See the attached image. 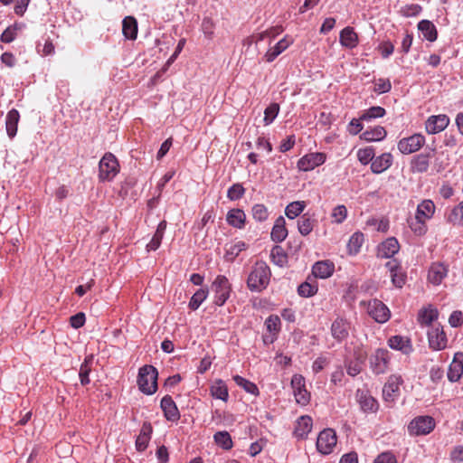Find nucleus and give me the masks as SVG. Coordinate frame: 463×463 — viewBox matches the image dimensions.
<instances>
[{"mask_svg": "<svg viewBox=\"0 0 463 463\" xmlns=\"http://www.w3.org/2000/svg\"><path fill=\"white\" fill-rule=\"evenodd\" d=\"M271 271L265 261H257L251 268L247 279V287L251 292H261L270 279Z\"/></svg>", "mask_w": 463, "mask_h": 463, "instance_id": "obj_1", "label": "nucleus"}, {"mask_svg": "<svg viewBox=\"0 0 463 463\" xmlns=\"http://www.w3.org/2000/svg\"><path fill=\"white\" fill-rule=\"evenodd\" d=\"M158 372L151 364H146L139 368L137 385L139 391L146 395H152L157 391Z\"/></svg>", "mask_w": 463, "mask_h": 463, "instance_id": "obj_2", "label": "nucleus"}, {"mask_svg": "<svg viewBox=\"0 0 463 463\" xmlns=\"http://www.w3.org/2000/svg\"><path fill=\"white\" fill-rule=\"evenodd\" d=\"M119 164L112 153H106L99 163V179L100 182H110L119 173Z\"/></svg>", "mask_w": 463, "mask_h": 463, "instance_id": "obj_3", "label": "nucleus"}, {"mask_svg": "<svg viewBox=\"0 0 463 463\" xmlns=\"http://www.w3.org/2000/svg\"><path fill=\"white\" fill-rule=\"evenodd\" d=\"M212 288L214 292L213 303L223 306L230 298L232 285L224 275H218L213 282Z\"/></svg>", "mask_w": 463, "mask_h": 463, "instance_id": "obj_4", "label": "nucleus"}, {"mask_svg": "<svg viewBox=\"0 0 463 463\" xmlns=\"http://www.w3.org/2000/svg\"><path fill=\"white\" fill-rule=\"evenodd\" d=\"M435 425V420L431 416H418L408 425V431L412 436H423L430 433Z\"/></svg>", "mask_w": 463, "mask_h": 463, "instance_id": "obj_5", "label": "nucleus"}, {"mask_svg": "<svg viewBox=\"0 0 463 463\" xmlns=\"http://www.w3.org/2000/svg\"><path fill=\"white\" fill-rule=\"evenodd\" d=\"M354 398L362 412L365 414H375L378 411L379 402L368 390L357 389Z\"/></svg>", "mask_w": 463, "mask_h": 463, "instance_id": "obj_6", "label": "nucleus"}, {"mask_svg": "<svg viewBox=\"0 0 463 463\" xmlns=\"http://www.w3.org/2000/svg\"><path fill=\"white\" fill-rule=\"evenodd\" d=\"M429 347L433 351L444 350L448 345V338L440 325L431 326L428 332Z\"/></svg>", "mask_w": 463, "mask_h": 463, "instance_id": "obj_7", "label": "nucleus"}, {"mask_svg": "<svg viewBox=\"0 0 463 463\" xmlns=\"http://www.w3.org/2000/svg\"><path fill=\"white\" fill-rule=\"evenodd\" d=\"M336 441L335 431L333 429H325L318 434L317 439V449L323 455H328L332 453Z\"/></svg>", "mask_w": 463, "mask_h": 463, "instance_id": "obj_8", "label": "nucleus"}, {"mask_svg": "<svg viewBox=\"0 0 463 463\" xmlns=\"http://www.w3.org/2000/svg\"><path fill=\"white\" fill-rule=\"evenodd\" d=\"M367 312L375 322L380 324L387 322L391 317V311L388 307L376 298L369 301Z\"/></svg>", "mask_w": 463, "mask_h": 463, "instance_id": "obj_9", "label": "nucleus"}, {"mask_svg": "<svg viewBox=\"0 0 463 463\" xmlns=\"http://www.w3.org/2000/svg\"><path fill=\"white\" fill-rule=\"evenodd\" d=\"M350 329L351 323L342 317H337L331 324L330 332L336 343L342 344L349 337Z\"/></svg>", "mask_w": 463, "mask_h": 463, "instance_id": "obj_10", "label": "nucleus"}, {"mask_svg": "<svg viewBox=\"0 0 463 463\" xmlns=\"http://www.w3.org/2000/svg\"><path fill=\"white\" fill-rule=\"evenodd\" d=\"M425 144V137L421 134H413L402 138L397 145L402 154L409 155L419 151Z\"/></svg>", "mask_w": 463, "mask_h": 463, "instance_id": "obj_11", "label": "nucleus"}, {"mask_svg": "<svg viewBox=\"0 0 463 463\" xmlns=\"http://www.w3.org/2000/svg\"><path fill=\"white\" fill-rule=\"evenodd\" d=\"M403 380L399 375H391L383 388V397L386 402H394L400 396V386Z\"/></svg>", "mask_w": 463, "mask_h": 463, "instance_id": "obj_12", "label": "nucleus"}, {"mask_svg": "<svg viewBox=\"0 0 463 463\" xmlns=\"http://www.w3.org/2000/svg\"><path fill=\"white\" fill-rule=\"evenodd\" d=\"M326 156L321 152L309 153L303 156L297 164L298 168L303 172H308L326 162Z\"/></svg>", "mask_w": 463, "mask_h": 463, "instance_id": "obj_13", "label": "nucleus"}, {"mask_svg": "<svg viewBox=\"0 0 463 463\" xmlns=\"http://www.w3.org/2000/svg\"><path fill=\"white\" fill-rule=\"evenodd\" d=\"M449 122L446 114L432 115L425 121V129L428 134H438L447 128Z\"/></svg>", "mask_w": 463, "mask_h": 463, "instance_id": "obj_14", "label": "nucleus"}, {"mask_svg": "<svg viewBox=\"0 0 463 463\" xmlns=\"http://www.w3.org/2000/svg\"><path fill=\"white\" fill-rule=\"evenodd\" d=\"M389 363V351L379 348L370 358V364L375 374L385 373Z\"/></svg>", "mask_w": 463, "mask_h": 463, "instance_id": "obj_15", "label": "nucleus"}, {"mask_svg": "<svg viewBox=\"0 0 463 463\" xmlns=\"http://www.w3.org/2000/svg\"><path fill=\"white\" fill-rule=\"evenodd\" d=\"M160 408L162 409L166 420L177 422L180 420L179 410L170 395L166 394L161 399Z\"/></svg>", "mask_w": 463, "mask_h": 463, "instance_id": "obj_16", "label": "nucleus"}, {"mask_svg": "<svg viewBox=\"0 0 463 463\" xmlns=\"http://www.w3.org/2000/svg\"><path fill=\"white\" fill-rule=\"evenodd\" d=\"M400 250V244L395 237H389L377 246V257L380 259H391Z\"/></svg>", "mask_w": 463, "mask_h": 463, "instance_id": "obj_17", "label": "nucleus"}, {"mask_svg": "<svg viewBox=\"0 0 463 463\" xmlns=\"http://www.w3.org/2000/svg\"><path fill=\"white\" fill-rule=\"evenodd\" d=\"M434 149L430 152H424L414 156L410 164L411 171L412 173L423 174L426 173L430 166V159L432 156Z\"/></svg>", "mask_w": 463, "mask_h": 463, "instance_id": "obj_18", "label": "nucleus"}, {"mask_svg": "<svg viewBox=\"0 0 463 463\" xmlns=\"http://www.w3.org/2000/svg\"><path fill=\"white\" fill-rule=\"evenodd\" d=\"M449 272L448 266L441 262H433L428 272V280L435 285L439 286L442 280L447 277Z\"/></svg>", "mask_w": 463, "mask_h": 463, "instance_id": "obj_19", "label": "nucleus"}, {"mask_svg": "<svg viewBox=\"0 0 463 463\" xmlns=\"http://www.w3.org/2000/svg\"><path fill=\"white\" fill-rule=\"evenodd\" d=\"M463 374V353L458 352L454 354L453 361L449 366L447 377L449 382L456 383L459 381Z\"/></svg>", "mask_w": 463, "mask_h": 463, "instance_id": "obj_20", "label": "nucleus"}, {"mask_svg": "<svg viewBox=\"0 0 463 463\" xmlns=\"http://www.w3.org/2000/svg\"><path fill=\"white\" fill-rule=\"evenodd\" d=\"M388 345L390 348L401 351L404 354H409L413 351L411 339L399 335L390 337Z\"/></svg>", "mask_w": 463, "mask_h": 463, "instance_id": "obj_21", "label": "nucleus"}, {"mask_svg": "<svg viewBox=\"0 0 463 463\" xmlns=\"http://www.w3.org/2000/svg\"><path fill=\"white\" fill-rule=\"evenodd\" d=\"M227 223L236 229H243L246 224V213L242 209L232 208L226 214Z\"/></svg>", "mask_w": 463, "mask_h": 463, "instance_id": "obj_22", "label": "nucleus"}, {"mask_svg": "<svg viewBox=\"0 0 463 463\" xmlns=\"http://www.w3.org/2000/svg\"><path fill=\"white\" fill-rule=\"evenodd\" d=\"M339 42L342 46L348 49H354L358 45L359 39L353 27L346 26L340 32Z\"/></svg>", "mask_w": 463, "mask_h": 463, "instance_id": "obj_23", "label": "nucleus"}, {"mask_svg": "<svg viewBox=\"0 0 463 463\" xmlns=\"http://www.w3.org/2000/svg\"><path fill=\"white\" fill-rule=\"evenodd\" d=\"M392 164V156L391 153H383L374 157L371 164V170L373 174L379 175L387 170Z\"/></svg>", "mask_w": 463, "mask_h": 463, "instance_id": "obj_24", "label": "nucleus"}, {"mask_svg": "<svg viewBox=\"0 0 463 463\" xmlns=\"http://www.w3.org/2000/svg\"><path fill=\"white\" fill-rule=\"evenodd\" d=\"M313 426L312 418L308 415H303L298 418L295 426L294 434L298 439H306L311 431Z\"/></svg>", "mask_w": 463, "mask_h": 463, "instance_id": "obj_25", "label": "nucleus"}, {"mask_svg": "<svg viewBox=\"0 0 463 463\" xmlns=\"http://www.w3.org/2000/svg\"><path fill=\"white\" fill-rule=\"evenodd\" d=\"M418 30L422 34L423 39L433 43L438 38V31L435 24L427 19H423L418 23Z\"/></svg>", "mask_w": 463, "mask_h": 463, "instance_id": "obj_26", "label": "nucleus"}, {"mask_svg": "<svg viewBox=\"0 0 463 463\" xmlns=\"http://www.w3.org/2000/svg\"><path fill=\"white\" fill-rule=\"evenodd\" d=\"M288 236V230L286 228V221L283 216H279L272 227L270 238L273 241L279 243L282 242Z\"/></svg>", "mask_w": 463, "mask_h": 463, "instance_id": "obj_27", "label": "nucleus"}, {"mask_svg": "<svg viewBox=\"0 0 463 463\" xmlns=\"http://www.w3.org/2000/svg\"><path fill=\"white\" fill-rule=\"evenodd\" d=\"M317 222V221L309 213H303L297 222L298 231L302 236H307L312 232Z\"/></svg>", "mask_w": 463, "mask_h": 463, "instance_id": "obj_28", "label": "nucleus"}, {"mask_svg": "<svg viewBox=\"0 0 463 463\" xmlns=\"http://www.w3.org/2000/svg\"><path fill=\"white\" fill-rule=\"evenodd\" d=\"M165 230H166V222L165 221L160 222L156 227V230L152 239L146 244V250L147 252L155 251L160 247V245L162 243V240H163L165 232Z\"/></svg>", "mask_w": 463, "mask_h": 463, "instance_id": "obj_29", "label": "nucleus"}, {"mask_svg": "<svg viewBox=\"0 0 463 463\" xmlns=\"http://www.w3.org/2000/svg\"><path fill=\"white\" fill-rule=\"evenodd\" d=\"M211 395L218 400L227 402L229 399V391L227 384L222 379H216L210 387Z\"/></svg>", "mask_w": 463, "mask_h": 463, "instance_id": "obj_30", "label": "nucleus"}, {"mask_svg": "<svg viewBox=\"0 0 463 463\" xmlns=\"http://www.w3.org/2000/svg\"><path fill=\"white\" fill-rule=\"evenodd\" d=\"M335 266L329 261H317L312 268V273L316 278L327 279L334 273Z\"/></svg>", "mask_w": 463, "mask_h": 463, "instance_id": "obj_31", "label": "nucleus"}, {"mask_svg": "<svg viewBox=\"0 0 463 463\" xmlns=\"http://www.w3.org/2000/svg\"><path fill=\"white\" fill-rule=\"evenodd\" d=\"M289 42L287 37L279 40L273 47L269 48L264 55V59L267 62H272L280 53H282L289 45Z\"/></svg>", "mask_w": 463, "mask_h": 463, "instance_id": "obj_32", "label": "nucleus"}, {"mask_svg": "<svg viewBox=\"0 0 463 463\" xmlns=\"http://www.w3.org/2000/svg\"><path fill=\"white\" fill-rule=\"evenodd\" d=\"M122 33L126 39L135 40L137 36V22L133 16H126L122 21Z\"/></svg>", "mask_w": 463, "mask_h": 463, "instance_id": "obj_33", "label": "nucleus"}, {"mask_svg": "<svg viewBox=\"0 0 463 463\" xmlns=\"http://www.w3.org/2000/svg\"><path fill=\"white\" fill-rule=\"evenodd\" d=\"M152 433V427L150 423H145L142 430L136 439V449L139 452H143L146 449L150 439V434Z\"/></svg>", "mask_w": 463, "mask_h": 463, "instance_id": "obj_34", "label": "nucleus"}, {"mask_svg": "<svg viewBox=\"0 0 463 463\" xmlns=\"http://www.w3.org/2000/svg\"><path fill=\"white\" fill-rule=\"evenodd\" d=\"M387 132L383 127L376 126L362 133L360 137L366 142L381 141L386 137Z\"/></svg>", "mask_w": 463, "mask_h": 463, "instance_id": "obj_35", "label": "nucleus"}, {"mask_svg": "<svg viewBox=\"0 0 463 463\" xmlns=\"http://www.w3.org/2000/svg\"><path fill=\"white\" fill-rule=\"evenodd\" d=\"M438 309L429 306L419 311L418 321L421 326H429L433 321L438 319Z\"/></svg>", "mask_w": 463, "mask_h": 463, "instance_id": "obj_36", "label": "nucleus"}, {"mask_svg": "<svg viewBox=\"0 0 463 463\" xmlns=\"http://www.w3.org/2000/svg\"><path fill=\"white\" fill-rule=\"evenodd\" d=\"M435 204L431 200H423L418 204L415 215L417 218H420L425 221L430 220L435 213Z\"/></svg>", "mask_w": 463, "mask_h": 463, "instance_id": "obj_37", "label": "nucleus"}, {"mask_svg": "<svg viewBox=\"0 0 463 463\" xmlns=\"http://www.w3.org/2000/svg\"><path fill=\"white\" fill-rule=\"evenodd\" d=\"M20 115L17 109H12L8 111L5 118L6 132L9 137H14L17 132V125L19 122Z\"/></svg>", "mask_w": 463, "mask_h": 463, "instance_id": "obj_38", "label": "nucleus"}, {"mask_svg": "<svg viewBox=\"0 0 463 463\" xmlns=\"http://www.w3.org/2000/svg\"><path fill=\"white\" fill-rule=\"evenodd\" d=\"M306 207L307 203L304 201L291 202L286 206L285 214L288 219L293 220L298 216L300 217Z\"/></svg>", "mask_w": 463, "mask_h": 463, "instance_id": "obj_39", "label": "nucleus"}, {"mask_svg": "<svg viewBox=\"0 0 463 463\" xmlns=\"http://www.w3.org/2000/svg\"><path fill=\"white\" fill-rule=\"evenodd\" d=\"M93 364V355H88L85 357L83 363L80 364V370H79V377L80 380V383L82 385H87L90 383V373L91 372V366Z\"/></svg>", "mask_w": 463, "mask_h": 463, "instance_id": "obj_40", "label": "nucleus"}, {"mask_svg": "<svg viewBox=\"0 0 463 463\" xmlns=\"http://www.w3.org/2000/svg\"><path fill=\"white\" fill-rule=\"evenodd\" d=\"M447 222L454 226L463 227V200L450 210Z\"/></svg>", "mask_w": 463, "mask_h": 463, "instance_id": "obj_41", "label": "nucleus"}, {"mask_svg": "<svg viewBox=\"0 0 463 463\" xmlns=\"http://www.w3.org/2000/svg\"><path fill=\"white\" fill-rule=\"evenodd\" d=\"M247 244L242 241H239L230 246L226 245L224 254L225 260L233 261L241 251L247 249Z\"/></svg>", "mask_w": 463, "mask_h": 463, "instance_id": "obj_42", "label": "nucleus"}, {"mask_svg": "<svg viewBox=\"0 0 463 463\" xmlns=\"http://www.w3.org/2000/svg\"><path fill=\"white\" fill-rule=\"evenodd\" d=\"M232 379L235 382V383L239 387L242 388L246 392L255 396H259L260 391L258 386L254 383L238 374L234 375Z\"/></svg>", "mask_w": 463, "mask_h": 463, "instance_id": "obj_43", "label": "nucleus"}, {"mask_svg": "<svg viewBox=\"0 0 463 463\" xmlns=\"http://www.w3.org/2000/svg\"><path fill=\"white\" fill-rule=\"evenodd\" d=\"M364 241V233L361 232H354L349 239L347 243V250L351 255H356Z\"/></svg>", "mask_w": 463, "mask_h": 463, "instance_id": "obj_44", "label": "nucleus"}, {"mask_svg": "<svg viewBox=\"0 0 463 463\" xmlns=\"http://www.w3.org/2000/svg\"><path fill=\"white\" fill-rule=\"evenodd\" d=\"M386 110L380 106H373L361 113V119L365 122H370L373 119L384 117Z\"/></svg>", "mask_w": 463, "mask_h": 463, "instance_id": "obj_45", "label": "nucleus"}, {"mask_svg": "<svg viewBox=\"0 0 463 463\" xmlns=\"http://www.w3.org/2000/svg\"><path fill=\"white\" fill-rule=\"evenodd\" d=\"M209 294V290L207 288H199L196 292L192 296L188 307L191 310H197L202 303L207 298Z\"/></svg>", "mask_w": 463, "mask_h": 463, "instance_id": "obj_46", "label": "nucleus"}, {"mask_svg": "<svg viewBox=\"0 0 463 463\" xmlns=\"http://www.w3.org/2000/svg\"><path fill=\"white\" fill-rule=\"evenodd\" d=\"M24 27V24L14 23V24L8 26L1 34L0 40L5 43H10L17 36V32L22 30Z\"/></svg>", "mask_w": 463, "mask_h": 463, "instance_id": "obj_47", "label": "nucleus"}, {"mask_svg": "<svg viewBox=\"0 0 463 463\" xmlns=\"http://www.w3.org/2000/svg\"><path fill=\"white\" fill-rule=\"evenodd\" d=\"M213 440L219 447L225 450L231 449L233 446L232 436L226 430L217 431L213 435Z\"/></svg>", "mask_w": 463, "mask_h": 463, "instance_id": "obj_48", "label": "nucleus"}, {"mask_svg": "<svg viewBox=\"0 0 463 463\" xmlns=\"http://www.w3.org/2000/svg\"><path fill=\"white\" fill-rule=\"evenodd\" d=\"M270 260L275 265L283 267L287 263L288 256L281 246L275 245L270 250Z\"/></svg>", "mask_w": 463, "mask_h": 463, "instance_id": "obj_49", "label": "nucleus"}, {"mask_svg": "<svg viewBox=\"0 0 463 463\" xmlns=\"http://www.w3.org/2000/svg\"><path fill=\"white\" fill-rule=\"evenodd\" d=\"M251 215L256 222H263L268 220L269 213L263 203H255L251 207Z\"/></svg>", "mask_w": 463, "mask_h": 463, "instance_id": "obj_50", "label": "nucleus"}, {"mask_svg": "<svg viewBox=\"0 0 463 463\" xmlns=\"http://www.w3.org/2000/svg\"><path fill=\"white\" fill-rule=\"evenodd\" d=\"M279 112V105L278 103H271L269 104L264 110V118L263 122L265 126H269L275 118L278 117Z\"/></svg>", "mask_w": 463, "mask_h": 463, "instance_id": "obj_51", "label": "nucleus"}, {"mask_svg": "<svg viewBox=\"0 0 463 463\" xmlns=\"http://www.w3.org/2000/svg\"><path fill=\"white\" fill-rule=\"evenodd\" d=\"M425 220L415 217L408 221L409 227L413 232L415 235L421 236L424 235L427 232V226L425 223Z\"/></svg>", "mask_w": 463, "mask_h": 463, "instance_id": "obj_52", "label": "nucleus"}, {"mask_svg": "<svg viewBox=\"0 0 463 463\" xmlns=\"http://www.w3.org/2000/svg\"><path fill=\"white\" fill-rule=\"evenodd\" d=\"M375 156V151L373 146H366L364 148H360L357 151V158L362 165L372 164L373 158Z\"/></svg>", "mask_w": 463, "mask_h": 463, "instance_id": "obj_53", "label": "nucleus"}, {"mask_svg": "<svg viewBox=\"0 0 463 463\" xmlns=\"http://www.w3.org/2000/svg\"><path fill=\"white\" fill-rule=\"evenodd\" d=\"M245 188L240 183L233 184L227 191V197L231 201H237L243 197Z\"/></svg>", "mask_w": 463, "mask_h": 463, "instance_id": "obj_54", "label": "nucleus"}, {"mask_svg": "<svg viewBox=\"0 0 463 463\" xmlns=\"http://www.w3.org/2000/svg\"><path fill=\"white\" fill-rule=\"evenodd\" d=\"M265 326L269 333L278 334L281 326L280 318L277 315H270L266 318Z\"/></svg>", "mask_w": 463, "mask_h": 463, "instance_id": "obj_55", "label": "nucleus"}, {"mask_svg": "<svg viewBox=\"0 0 463 463\" xmlns=\"http://www.w3.org/2000/svg\"><path fill=\"white\" fill-rule=\"evenodd\" d=\"M318 288L305 281L298 287V294L303 298H310L317 294Z\"/></svg>", "mask_w": 463, "mask_h": 463, "instance_id": "obj_56", "label": "nucleus"}, {"mask_svg": "<svg viewBox=\"0 0 463 463\" xmlns=\"http://www.w3.org/2000/svg\"><path fill=\"white\" fill-rule=\"evenodd\" d=\"M422 11V7L418 4H411L402 6L400 10V14L404 17L417 16Z\"/></svg>", "mask_w": 463, "mask_h": 463, "instance_id": "obj_57", "label": "nucleus"}, {"mask_svg": "<svg viewBox=\"0 0 463 463\" xmlns=\"http://www.w3.org/2000/svg\"><path fill=\"white\" fill-rule=\"evenodd\" d=\"M332 218L334 219V222L336 223H342L347 217V209L344 204H340L335 206L333 209Z\"/></svg>", "mask_w": 463, "mask_h": 463, "instance_id": "obj_58", "label": "nucleus"}, {"mask_svg": "<svg viewBox=\"0 0 463 463\" xmlns=\"http://www.w3.org/2000/svg\"><path fill=\"white\" fill-rule=\"evenodd\" d=\"M392 282L396 288H402L406 282L407 275L402 267L391 275Z\"/></svg>", "mask_w": 463, "mask_h": 463, "instance_id": "obj_59", "label": "nucleus"}, {"mask_svg": "<svg viewBox=\"0 0 463 463\" xmlns=\"http://www.w3.org/2000/svg\"><path fill=\"white\" fill-rule=\"evenodd\" d=\"M392 90V83L389 79L380 78L375 83L373 90L378 94L388 93Z\"/></svg>", "mask_w": 463, "mask_h": 463, "instance_id": "obj_60", "label": "nucleus"}, {"mask_svg": "<svg viewBox=\"0 0 463 463\" xmlns=\"http://www.w3.org/2000/svg\"><path fill=\"white\" fill-rule=\"evenodd\" d=\"M296 401L300 405H307L310 400V394L307 391L306 386L293 392Z\"/></svg>", "mask_w": 463, "mask_h": 463, "instance_id": "obj_61", "label": "nucleus"}, {"mask_svg": "<svg viewBox=\"0 0 463 463\" xmlns=\"http://www.w3.org/2000/svg\"><path fill=\"white\" fill-rule=\"evenodd\" d=\"M202 31L205 37L211 39L213 35L214 23L210 17H204L202 22Z\"/></svg>", "mask_w": 463, "mask_h": 463, "instance_id": "obj_62", "label": "nucleus"}, {"mask_svg": "<svg viewBox=\"0 0 463 463\" xmlns=\"http://www.w3.org/2000/svg\"><path fill=\"white\" fill-rule=\"evenodd\" d=\"M136 184L137 181L135 177H127L120 184L119 195L122 197L128 196L129 190L133 188Z\"/></svg>", "mask_w": 463, "mask_h": 463, "instance_id": "obj_63", "label": "nucleus"}, {"mask_svg": "<svg viewBox=\"0 0 463 463\" xmlns=\"http://www.w3.org/2000/svg\"><path fill=\"white\" fill-rule=\"evenodd\" d=\"M373 463H397V458L392 452L385 451L379 454Z\"/></svg>", "mask_w": 463, "mask_h": 463, "instance_id": "obj_64", "label": "nucleus"}]
</instances>
